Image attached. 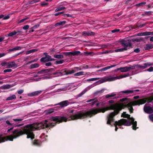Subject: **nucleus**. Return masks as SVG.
<instances>
[{"mask_svg":"<svg viewBox=\"0 0 153 153\" xmlns=\"http://www.w3.org/2000/svg\"><path fill=\"white\" fill-rule=\"evenodd\" d=\"M137 65L135 64L133 65L132 66L131 65H129L128 67L129 71H130L131 69H134L136 67H137Z\"/></svg>","mask_w":153,"mask_h":153,"instance_id":"35","label":"nucleus"},{"mask_svg":"<svg viewBox=\"0 0 153 153\" xmlns=\"http://www.w3.org/2000/svg\"><path fill=\"white\" fill-rule=\"evenodd\" d=\"M52 65V63L49 62L45 64V65L46 66H51Z\"/></svg>","mask_w":153,"mask_h":153,"instance_id":"49","label":"nucleus"},{"mask_svg":"<svg viewBox=\"0 0 153 153\" xmlns=\"http://www.w3.org/2000/svg\"><path fill=\"white\" fill-rule=\"evenodd\" d=\"M129 101H126L124 103L120 104H115L111 105L110 107L106 108H96L85 112H78L77 113L74 112L75 110H70V120L77 119H82L87 117H91L93 115L100 112L104 113L109 109L114 110V112L111 113L107 117V124L112 126L111 123L114 121V117L118 114L122 109L127 107L131 113L133 112V108L132 106V103L133 105H139L145 103L146 100L144 98L141 99L134 101L133 102L128 103Z\"/></svg>","mask_w":153,"mask_h":153,"instance_id":"1","label":"nucleus"},{"mask_svg":"<svg viewBox=\"0 0 153 153\" xmlns=\"http://www.w3.org/2000/svg\"><path fill=\"white\" fill-rule=\"evenodd\" d=\"M48 4V3H45V1L42 2L40 4V5L42 7L45 6L47 5Z\"/></svg>","mask_w":153,"mask_h":153,"instance_id":"44","label":"nucleus"},{"mask_svg":"<svg viewBox=\"0 0 153 153\" xmlns=\"http://www.w3.org/2000/svg\"><path fill=\"white\" fill-rule=\"evenodd\" d=\"M116 66V65H111V66H108L105 67V68H102L103 71H105L108 69L112 67H115Z\"/></svg>","mask_w":153,"mask_h":153,"instance_id":"26","label":"nucleus"},{"mask_svg":"<svg viewBox=\"0 0 153 153\" xmlns=\"http://www.w3.org/2000/svg\"><path fill=\"white\" fill-rule=\"evenodd\" d=\"M128 98H123L121 99H120V102H124V101H128Z\"/></svg>","mask_w":153,"mask_h":153,"instance_id":"48","label":"nucleus"},{"mask_svg":"<svg viewBox=\"0 0 153 153\" xmlns=\"http://www.w3.org/2000/svg\"><path fill=\"white\" fill-rule=\"evenodd\" d=\"M86 91L85 90H84L80 93L78 94L77 95V97H80L82 96L83 94H84L85 93Z\"/></svg>","mask_w":153,"mask_h":153,"instance_id":"39","label":"nucleus"},{"mask_svg":"<svg viewBox=\"0 0 153 153\" xmlns=\"http://www.w3.org/2000/svg\"><path fill=\"white\" fill-rule=\"evenodd\" d=\"M140 90L138 89L135 90H126L125 91H120V93L123 94H129L135 93L136 92H139Z\"/></svg>","mask_w":153,"mask_h":153,"instance_id":"9","label":"nucleus"},{"mask_svg":"<svg viewBox=\"0 0 153 153\" xmlns=\"http://www.w3.org/2000/svg\"><path fill=\"white\" fill-rule=\"evenodd\" d=\"M64 13V12H58L57 13H55L54 15L55 16H59L61 14H63Z\"/></svg>","mask_w":153,"mask_h":153,"instance_id":"53","label":"nucleus"},{"mask_svg":"<svg viewBox=\"0 0 153 153\" xmlns=\"http://www.w3.org/2000/svg\"><path fill=\"white\" fill-rule=\"evenodd\" d=\"M65 9V7H58L55 10V12H56L59 11L64 10Z\"/></svg>","mask_w":153,"mask_h":153,"instance_id":"31","label":"nucleus"},{"mask_svg":"<svg viewBox=\"0 0 153 153\" xmlns=\"http://www.w3.org/2000/svg\"><path fill=\"white\" fill-rule=\"evenodd\" d=\"M100 78H92L91 79H87V81H96L100 79Z\"/></svg>","mask_w":153,"mask_h":153,"instance_id":"36","label":"nucleus"},{"mask_svg":"<svg viewBox=\"0 0 153 153\" xmlns=\"http://www.w3.org/2000/svg\"><path fill=\"white\" fill-rule=\"evenodd\" d=\"M144 39L142 37H140L139 39H133L132 40V41L133 42H141V41H144Z\"/></svg>","mask_w":153,"mask_h":153,"instance_id":"28","label":"nucleus"},{"mask_svg":"<svg viewBox=\"0 0 153 153\" xmlns=\"http://www.w3.org/2000/svg\"><path fill=\"white\" fill-rule=\"evenodd\" d=\"M1 65L2 66H5L6 65L8 67V62H2L1 63Z\"/></svg>","mask_w":153,"mask_h":153,"instance_id":"45","label":"nucleus"},{"mask_svg":"<svg viewBox=\"0 0 153 153\" xmlns=\"http://www.w3.org/2000/svg\"><path fill=\"white\" fill-rule=\"evenodd\" d=\"M146 4V2H142L140 3H139L136 4V6L140 7V6H143V5H145Z\"/></svg>","mask_w":153,"mask_h":153,"instance_id":"40","label":"nucleus"},{"mask_svg":"<svg viewBox=\"0 0 153 153\" xmlns=\"http://www.w3.org/2000/svg\"><path fill=\"white\" fill-rule=\"evenodd\" d=\"M33 144L36 146H40L41 145V142L38 140H34L32 142Z\"/></svg>","mask_w":153,"mask_h":153,"instance_id":"19","label":"nucleus"},{"mask_svg":"<svg viewBox=\"0 0 153 153\" xmlns=\"http://www.w3.org/2000/svg\"><path fill=\"white\" fill-rule=\"evenodd\" d=\"M128 50V48H122L114 50L115 52H121L124 51H127Z\"/></svg>","mask_w":153,"mask_h":153,"instance_id":"23","label":"nucleus"},{"mask_svg":"<svg viewBox=\"0 0 153 153\" xmlns=\"http://www.w3.org/2000/svg\"><path fill=\"white\" fill-rule=\"evenodd\" d=\"M62 15L64 17L67 16L68 17H70L71 18H72L73 17V15L69 14H62Z\"/></svg>","mask_w":153,"mask_h":153,"instance_id":"42","label":"nucleus"},{"mask_svg":"<svg viewBox=\"0 0 153 153\" xmlns=\"http://www.w3.org/2000/svg\"><path fill=\"white\" fill-rule=\"evenodd\" d=\"M84 71H80L77 73L75 74L74 75V76H79L80 75H83L84 74Z\"/></svg>","mask_w":153,"mask_h":153,"instance_id":"33","label":"nucleus"},{"mask_svg":"<svg viewBox=\"0 0 153 153\" xmlns=\"http://www.w3.org/2000/svg\"><path fill=\"white\" fill-rule=\"evenodd\" d=\"M38 51V49L36 48L32 49H31V50H30L27 51L26 52V54H28L30 53H32L34 52L35 51Z\"/></svg>","mask_w":153,"mask_h":153,"instance_id":"24","label":"nucleus"},{"mask_svg":"<svg viewBox=\"0 0 153 153\" xmlns=\"http://www.w3.org/2000/svg\"><path fill=\"white\" fill-rule=\"evenodd\" d=\"M95 33L92 31L88 32V36H92L94 35Z\"/></svg>","mask_w":153,"mask_h":153,"instance_id":"41","label":"nucleus"},{"mask_svg":"<svg viewBox=\"0 0 153 153\" xmlns=\"http://www.w3.org/2000/svg\"><path fill=\"white\" fill-rule=\"evenodd\" d=\"M16 96L15 95H13L12 96L8 97L6 99L7 100H12L16 99Z\"/></svg>","mask_w":153,"mask_h":153,"instance_id":"29","label":"nucleus"},{"mask_svg":"<svg viewBox=\"0 0 153 153\" xmlns=\"http://www.w3.org/2000/svg\"><path fill=\"white\" fill-rule=\"evenodd\" d=\"M104 91V90L103 89H102L100 91H97L95 93V94L96 95H97L99 94H100L101 93H103Z\"/></svg>","mask_w":153,"mask_h":153,"instance_id":"37","label":"nucleus"},{"mask_svg":"<svg viewBox=\"0 0 153 153\" xmlns=\"http://www.w3.org/2000/svg\"><path fill=\"white\" fill-rule=\"evenodd\" d=\"M15 51L20 50L22 49V48L20 46H17L14 48Z\"/></svg>","mask_w":153,"mask_h":153,"instance_id":"58","label":"nucleus"},{"mask_svg":"<svg viewBox=\"0 0 153 153\" xmlns=\"http://www.w3.org/2000/svg\"><path fill=\"white\" fill-rule=\"evenodd\" d=\"M152 65V64L150 63H145L143 64V65H137V68H140L142 69H144Z\"/></svg>","mask_w":153,"mask_h":153,"instance_id":"10","label":"nucleus"},{"mask_svg":"<svg viewBox=\"0 0 153 153\" xmlns=\"http://www.w3.org/2000/svg\"><path fill=\"white\" fill-rule=\"evenodd\" d=\"M39 26V25L37 24V25H34V26H33L32 27V28L34 29H35L36 28H37V27H38Z\"/></svg>","mask_w":153,"mask_h":153,"instance_id":"62","label":"nucleus"},{"mask_svg":"<svg viewBox=\"0 0 153 153\" xmlns=\"http://www.w3.org/2000/svg\"><path fill=\"white\" fill-rule=\"evenodd\" d=\"M140 51V50L139 48H137L135 49L134 50V52L137 53H139Z\"/></svg>","mask_w":153,"mask_h":153,"instance_id":"51","label":"nucleus"},{"mask_svg":"<svg viewBox=\"0 0 153 153\" xmlns=\"http://www.w3.org/2000/svg\"><path fill=\"white\" fill-rule=\"evenodd\" d=\"M16 34V31H14L12 32H11L9 33L8 34V36H12L14 35H15Z\"/></svg>","mask_w":153,"mask_h":153,"instance_id":"34","label":"nucleus"},{"mask_svg":"<svg viewBox=\"0 0 153 153\" xmlns=\"http://www.w3.org/2000/svg\"><path fill=\"white\" fill-rule=\"evenodd\" d=\"M66 23V21H60L59 22L56 23L55 25V26L56 27L60 25H62Z\"/></svg>","mask_w":153,"mask_h":153,"instance_id":"22","label":"nucleus"},{"mask_svg":"<svg viewBox=\"0 0 153 153\" xmlns=\"http://www.w3.org/2000/svg\"><path fill=\"white\" fill-rule=\"evenodd\" d=\"M41 91H39L33 92L29 94V95L30 96H36L40 94Z\"/></svg>","mask_w":153,"mask_h":153,"instance_id":"17","label":"nucleus"},{"mask_svg":"<svg viewBox=\"0 0 153 153\" xmlns=\"http://www.w3.org/2000/svg\"><path fill=\"white\" fill-rule=\"evenodd\" d=\"M23 120L22 119H14L13 120L15 122L22 121Z\"/></svg>","mask_w":153,"mask_h":153,"instance_id":"54","label":"nucleus"},{"mask_svg":"<svg viewBox=\"0 0 153 153\" xmlns=\"http://www.w3.org/2000/svg\"><path fill=\"white\" fill-rule=\"evenodd\" d=\"M119 70H120L122 72H126L129 71L128 67V66L117 68L114 70V71H117Z\"/></svg>","mask_w":153,"mask_h":153,"instance_id":"12","label":"nucleus"},{"mask_svg":"<svg viewBox=\"0 0 153 153\" xmlns=\"http://www.w3.org/2000/svg\"><path fill=\"white\" fill-rule=\"evenodd\" d=\"M153 48V45L152 44H146L144 47L145 50H149Z\"/></svg>","mask_w":153,"mask_h":153,"instance_id":"18","label":"nucleus"},{"mask_svg":"<svg viewBox=\"0 0 153 153\" xmlns=\"http://www.w3.org/2000/svg\"><path fill=\"white\" fill-rule=\"evenodd\" d=\"M115 123L119 126H121L123 125L128 126L131 125V123L130 120L124 119H122L118 121H115Z\"/></svg>","mask_w":153,"mask_h":153,"instance_id":"3","label":"nucleus"},{"mask_svg":"<svg viewBox=\"0 0 153 153\" xmlns=\"http://www.w3.org/2000/svg\"><path fill=\"white\" fill-rule=\"evenodd\" d=\"M152 13L153 12L151 11H146L144 13V15L149 16L152 15Z\"/></svg>","mask_w":153,"mask_h":153,"instance_id":"38","label":"nucleus"},{"mask_svg":"<svg viewBox=\"0 0 153 153\" xmlns=\"http://www.w3.org/2000/svg\"><path fill=\"white\" fill-rule=\"evenodd\" d=\"M88 32H87L85 31H84L82 32V35L83 36H88Z\"/></svg>","mask_w":153,"mask_h":153,"instance_id":"55","label":"nucleus"},{"mask_svg":"<svg viewBox=\"0 0 153 153\" xmlns=\"http://www.w3.org/2000/svg\"><path fill=\"white\" fill-rule=\"evenodd\" d=\"M116 96V94H107L105 96V97L106 98H108L109 97H114Z\"/></svg>","mask_w":153,"mask_h":153,"instance_id":"32","label":"nucleus"},{"mask_svg":"<svg viewBox=\"0 0 153 153\" xmlns=\"http://www.w3.org/2000/svg\"><path fill=\"white\" fill-rule=\"evenodd\" d=\"M53 57L55 58L58 59H62L63 58V56L62 54H55Z\"/></svg>","mask_w":153,"mask_h":153,"instance_id":"30","label":"nucleus"},{"mask_svg":"<svg viewBox=\"0 0 153 153\" xmlns=\"http://www.w3.org/2000/svg\"><path fill=\"white\" fill-rule=\"evenodd\" d=\"M63 71V69L61 71H58L56 72L52 73V75H56L57 76H60L64 75Z\"/></svg>","mask_w":153,"mask_h":153,"instance_id":"15","label":"nucleus"},{"mask_svg":"<svg viewBox=\"0 0 153 153\" xmlns=\"http://www.w3.org/2000/svg\"><path fill=\"white\" fill-rule=\"evenodd\" d=\"M149 118L153 122V114L149 116Z\"/></svg>","mask_w":153,"mask_h":153,"instance_id":"64","label":"nucleus"},{"mask_svg":"<svg viewBox=\"0 0 153 153\" xmlns=\"http://www.w3.org/2000/svg\"><path fill=\"white\" fill-rule=\"evenodd\" d=\"M12 70L11 69H7L4 70V72H10L12 71Z\"/></svg>","mask_w":153,"mask_h":153,"instance_id":"57","label":"nucleus"},{"mask_svg":"<svg viewBox=\"0 0 153 153\" xmlns=\"http://www.w3.org/2000/svg\"><path fill=\"white\" fill-rule=\"evenodd\" d=\"M130 115L126 114L125 112H123L121 115L122 117H123L124 118H129L130 119L131 118L130 117Z\"/></svg>","mask_w":153,"mask_h":153,"instance_id":"21","label":"nucleus"},{"mask_svg":"<svg viewBox=\"0 0 153 153\" xmlns=\"http://www.w3.org/2000/svg\"><path fill=\"white\" fill-rule=\"evenodd\" d=\"M16 64L14 61L9 62H8V68H12L15 67Z\"/></svg>","mask_w":153,"mask_h":153,"instance_id":"20","label":"nucleus"},{"mask_svg":"<svg viewBox=\"0 0 153 153\" xmlns=\"http://www.w3.org/2000/svg\"><path fill=\"white\" fill-rule=\"evenodd\" d=\"M63 54L66 56H68L69 57L72 56H77L79 55H82L81 54L80 52L79 51H74L73 52H64L63 53Z\"/></svg>","mask_w":153,"mask_h":153,"instance_id":"5","label":"nucleus"},{"mask_svg":"<svg viewBox=\"0 0 153 153\" xmlns=\"http://www.w3.org/2000/svg\"><path fill=\"white\" fill-rule=\"evenodd\" d=\"M144 111L148 114H151L153 112L152 108L150 106H145L144 107Z\"/></svg>","mask_w":153,"mask_h":153,"instance_id":"11","label":"nucleus"},{"mask_svg":"<svg viewBox=\"0 0 153 153\" xmlns=\"http://www.w3.org/2000/svg\"><path fill=\"white\" fill-rule=\"evenodd\" d=\"M153 35V32H142L138 34V36H145Z\"/></svg>","mask_w":153,"mask_h":153,"instance_id":"14","label":"nucleus"},{"mask_svg":"<svg viewBox=\"0 0 153 153\" xmlns=\"http://www.w3.org/2000/svg\"><path fill=\"white\" fill-rule=\"evenodd\" d=\"M29 25H25V26H24L23 27V29H24V30H27L29 28Z\"/></svg>","mask_w":153,"mask_h":153,"instance_id":"56","label":"nucleus"},{"mask_svg":"<svg viewBox=\"0 0 153 153\" xmlns=\"http://www.w3.org/2000/svg\"><path fill=\"white\" fill-rule=\"evenodd\" d=\"M59 116H55V117ZM60 116H64L62 115H61ZM53 117H54L52 116L51 117L50 119L52 121L56 122V123L50 122L47 120H45L44 122L42 123H39L37 122L30 123L25 126L24 127L23 130H21L20 129H16L12 132L13 135H10L7 136L6 137H4L3 138H5L4 141L7 140L13 141V139L16 138L22 135L26 134L27 135V138H32L34 136V134L33 133V131L36 130H40L46 128L52 127L56 126V123H60L57 122L56 121L53 120ZM2 135L1 136V137L2 138Z\"/></svg>","mask_w":153,"mask_h":153,"instance_id":"2","label":"nucleus"},{"mask_svg":"<svg viewBox=\"0 0 153 153\" xmlns=\"http://www.w3.org/2000/svg\"><path fill=\"white\" fill-rule=\"evenodd\" d=\"M105 80L103 79H101L100 80H99L97 82L99 84L105 82Z\"/></svg>","mask_w":153,"mask_h":153,"instance_id":"63","label":"nucleus"},{"mask_svg":"<svg viewBox=\"0 0 153 153\" xmlns=\"http://www.w3.org/2000/svg\"><path fill=\"white\" fill-rule=\"evenodd\" d=\"M70 103L68 102V100H65L60 102L54 105H60L61 107L62 108L63 107H66L69 105Z\"/></svg>","mask_w":153,"mask_h":153,"instance_id":"7","label":"nucleus"},{"mask_svg":"<svg viewBox=\"0 0 153 153\" xmlns=\"http://www.w3.org/2000/svg\"><path fill=\"white\" fill-rule=\"evenodd\" d=\"M97 100H94L93 101H92L91 103H90L89 104H91L92 106H93L97 102Z\"/></svg>","mask_w":153,"mask_h":153,"instance_id":"59","label":"nucleus"},{"mask_svg":"<svg viewBox=\"0 0 153 153\" xmlns=\"http://www.w3.org/2000/svg\"><path fill=\"white\" fill-rule=\"evenodd\" d=\"M73 70H75L76 71V72L78 71H80L81 70V69L79 67H75L74 68Z\"/></svg>","mask_w":153,"mask_h":153,"instance_id":"61","label":"nucleus"},{"mask_svg":"<svg viewBox=\"0 0 153 153\" xmlns=\"http://www.w3.org/2000/svg\"><path fill=\"white\" fill-rule=\"evenodd\" d=\"M1 136L2 134H0V143L4 142V139L5 138H1Z\"/></svg>","mask_w":153,"mask_h":153,"instance_id":"46","label":"nucleus"},{"mask_svg":"<svg viewBox=\"0 0 153 153\" xmlns=\"http://www.w3.org/2000/svg\"><path fill=\"white\" fill-rule=\"evenodd\" d=\"M116 66V65H111V66H108L105 67V68H102L103 71H105L108 69L112 67H115Z\"/></svg>","mask_w":153,"mask_h":153,"instance_id":"25","label":"nucleus"},{"mask_svg":"<svg viewBox=\"0 0 153 153\" xmlns=\"http://www.w3.org/2000/svg\"><path fill=\"white\" fill-rule=\"evenodd\" d=\"M10 16L9 15L5 16L3 17V20H6L9 19Z\"/></svg>","mask_w":153,"mask_h":153,"instance_id":"60","label":"nucleus"},{"mask_svg":"<svg viewBox=\"0 0 153 153\" xmlns=\"http://www.w3.org/2000/svg\"><path fill=\"white\" fill-rule=\"evenodd\" d=\"M121 44L124 48L128 49L132 48V43L131 40L122 39L121 41Z\"/></svg>","mask_w":153,"mask_h":153,"instance_id":"4","label":"nucleus"},{"mask_svg":"<svg viewBox=\"0 0 153 153\" xmlns=\"http://www.w3.org/2000/svg\"><path fill=\"white\" fill-rule=\"evenodd\" d=\"M63 71L64 75H68L74 74L76 72V71L75 70H66L65 69H63Z\"/></svg>","mask_w":153,"mask_h":153,"instance_id":"8","label":"nucleus"},{"mask_svg":"<svg viewBox=\"0 0 153 153\" xmlns=\"http://www.w3.org/2000/svg\"><path fill=\"white\" fill-rule=\"evenodd\" d=\"M39 65L38 63H35L31 64L30 66V68L31 69L38 68L39 66Z\"/></svg>","mask_w":153,"mask_h":153,"instance_id":"27","label":"nucleus"},{"mask_svg":"<svg viewBox=\"0 0 153 153\" xmlns=\"http://www.w3.org/2000/svg\"><path fill=\"white\" fill-rule=\"evenodd\" d=\"M10 85H4L3 86L4 89H8L10 88Z\"/></svg>","mask_w":153,"mask_h":153,"instance_id":"43","label":"nucleus"},{"mask_svg":"<svg viewBox=\"0 0 153 153\" xmlns=\"http://www.w3.org/2000/svg\"><path fill=\"white\" fill-rule=\"evenodd\" d=\"M42 70L43 74L48 73L55 71V69L53 68H50L47 69H43Z\"/></svg>","mask_w":153,"mask_h":153,"instance_id":"16","label":"nucleus"},{"mask_svg":"<svg viewBox=\"0 0 153 153\" xmlns=\"http://www.w3.org/2000/svg\"><path fill=\"white\" fill-rule=\"evenodd\" d=\"M131 120V124H132V128L134 130H136L137 128H138V127L136 128L137 126V122L136 121H134V119L133 117L130 118Z\"/></svg>","mask_w":153,"mask_h":153,"instance_id":"13","label":"nucleus"},{"mask_svg":"<svg viewBox=\"0 0 153 153\" xmlns=\"http://www.w3.org/2000/svg\"><path fill=\"white\" fill-rule=\"evenodd\" d=\"M63 60H59V61H57L56 62V64H60L62 63H63Z\"/></svg>","mask_w":153,"mask_h":153,"instance_id":"52","label":"nucleus"},{"mask_svg":"<svg viewBox=\"0 0 153 153\" xmlns=\"http://www.w3.org/2000/svg\"><path fill=\"white\" fill-rule=\"evenodd\" d=\"M148 71L149 72H152L153 71V67H151L145 70V71Z\"/></svg>","mask_w":153,"mask_h":153,"instance_id":"47","label":"nucleus"},{"mask_svg":"<svg viewBox=\"0 0 153 153\" xmlns=\"http://www.w3.org/2000/svg\"><path fill=\"white\" fill-rule=\"evenodd\" d=\"M29 19V17H27V18H24L23 19H21L19 22V23H22L23 22H24L25 21L27 20V19Z\"/></svg>","mask_w":153,"mask_h":153,"instance_id":"50","label":"nucleus"},{"mask_svg":"<svg viewBox=\"0 0 153 153\" xmlns=\"http://www.w3.org/2000/svg\"><path fill=\"white\" fill-rule=\"evenodd\" d=\"M48 57H43L40 59V61L41 62L45 63L46 62L54 61L55 59L51 58V56H48Z\"/></svg>","mask_w":153,"mask_h":153,"instance_id":"6","label":"nucleus"}]
</instances>
